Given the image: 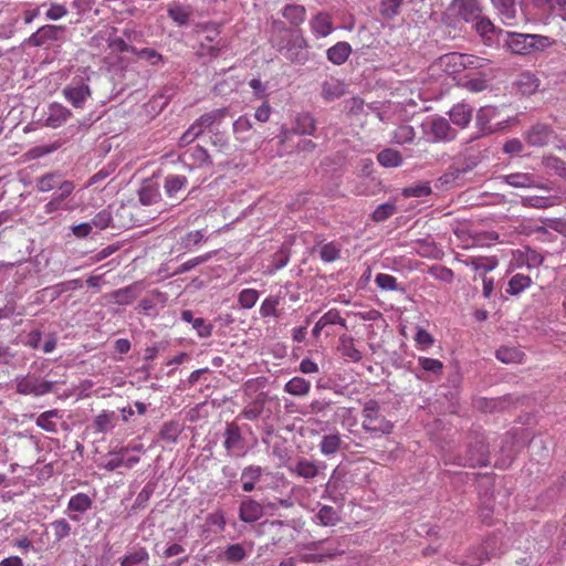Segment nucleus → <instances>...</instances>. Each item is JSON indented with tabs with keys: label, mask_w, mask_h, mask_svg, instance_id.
<instances>
[{
	"label": "nucleus",
	"mask_w": 566,
	"mask_h": 566,
	"mask_svg": "<svg viewBox=\"0 0 566 566\" xmlns=\"http://www.w3.org/2000/svg\"><path fill=\"white\" fill-rule=\"evenodd\" d=\"M495 33L505 36L503 46L515 55H527L533 52H541L552 46L554 43L549 36L541 34L518 33L497 28Z\"/></svg>",
	"instance_id": "f257e3e1"
},
{
	"label": "nucleus",
	"mask_w": 566,
	"mask_h": 566,
	"mask_svg": "<svg viewBox=\"0 0 566 566\" xmlns=\"http://www.w3.org/2000/svg\"><path fill=\"white\" fill-rule=\"evenodd\" d=\"M462 20L471 23L485 44H490L496 27L483 14V6L480 0H462Z\"/></svg>",
	"instance_id": "f03ea898"
},
{
	"label": "nucleus",
	"mask_w": 566,
	"mask_h": 566,
	"mask_svg": "<svg viewBox=\"0 0 566 566\" xmlns=\"http://www.w3.org/2000/svg\"><path fill=\"white\" fill-rule=\"evenodd\" d=\"M159 210L155 209L154 212L143 213L142 206L135 202L120 203L113 209L114 229H129L136 226H143L154 220Z\"/></svg>",
	"instance_id": "7ed1b4c3"
},
{
	"label": "nucleus",
	"mask_w": 566,
	"mask_h": 566,
	"mask_svg": "<svg viewBox=\"0 0 566 566\" xmlns=\"http://www.w3.org/2000/svg\"><path fill=\"white\" fill-rule=\"evenodd\" d=\"M277 51L282 53L286 60L294 64H305L308 59L310 44L304 38L302 30H295L289 32L287 38H282L280 41L274 43Z\"/></svg>",
	"instance_id": "20e7f679"
},
{
	"label": "nucleus",
	"mask_w": 566,
	"mask_h": 566,
	"mask_svg": "<svg viewBox=\"0 0 566 566\" xmlns=\"http://www.w3.org/2000/svg\"><path fill=\"white\" fill-rule=\"evenodd\" d=\"M465 266V276H471L473 280L482 279L483 295L489 298L493 292V279L486 277V273L495 269L497 260L495 258L470 256L462 260Z\"/></svg>",
	"instance_id": "39448f33"
},
{
	"label": "nucleus",
	"mask_w": 566,
	"mask_h": 566,
	"mask_svg": "<svg viewBox=\"0 0 566 566\" xmlns=\"http://www.w3.org/2000/svg\"><path fill=\"white\" fill-rule=\"evenodd\" d=\"M363 429L375 436L391 433L394 423L381 412L380 406L376 400H368L363 408Z\"/></svg>",
	"instance_id": "423d86ee"
},
{
	"label": "nucleus",
	"mask_w": 566,
	"mask_h": 566,
	"mask_svg": "<svg viewBox=\"0 0 566 566\" xmlns=\"http://www.w3.org/2000/svg\"><path fill=\"white\" fill-rule=\"evenodd\" d=\"M490 450L485 442L484 434L479 430H473L469 436V442L463 465L471 468L485 467L489 464Z\"/></svg>",
	"instance_id": "0eeeda50"
},
{
	"label": "nucleus",
	"mask_w": 566,
	"mask_h": 566,
	"mask_svg": "<svg viewBox=\"0 0 566 566\" xmlns=\"http://www.w3.org/2000/svg\"><path fill=\"white\" fill-rule=\"evenodd\" d=\"M17 392L21 395L43 396L53 390V382L41 380L38 376L28 374L17 378Z\"/></svg>",
	"instance_id": "6e6552de"
},
{
	"label": "nucleus",
	"mask_w": 566,
	"mask_h": 566,
	"mask_svg": "<svg viewBox=\"0 0 566 566\" xmlns=\"http://www.w3.org/2000/svg\"><path fill=\"white\" fill-rule=\"evenodd\" d=\"M64 97L75 108H83L85 102L91 97L90 86L76 77L63 90Z\"/></svg>",
	"instance_id": "1a4fd4ad"
},
{
	"label": "nucleus",
	"mask_w": 566,
	"mask_h": 566,
	"mask_svg": "<svg viewBox=\"0 0 566 566\" xmlns=\"http://www.w3.org/2000/svg\"><path fill=\"white\" fill-rule=\"evenodd\" d=\"M64 31V25L45 24L32 33L28 38L27 43L31 46H44L57 41Z\"/></svg>",
	"instance_id": "9d476101"
},
{
	"label": "nucleus",
	"mask_w": 566,
	"mask_h": 566,
	"mask_svg": "<svg viewBox=\"0 0 566 566\" xmlns=\"http://www.w3.org/2000/svg\"><path fill=\"white\" fill-rule=\"evenodd\" d=\"M223 446L231 457H241L245 453V446L237 423H227Z\"/></svg>",
	"instance_id": "9b49d317"
},
{
	"label": "nucleus",
	"mask_w": 566,
	"mask_h": 566,
	"mask_svg": "<svg viewBox=\"0 0 566 566\" xmlns=\"http://www.w3.org/2000/svg\"><path fill=\"white\" fill-rule=\"evenodd\" d=\"M524 136L530 146L544 147L555 136V132L547 124L536 123L525 132Z\"/></svg>",
	"instance_id": "f8f14e48"
},
{
	"label": "nucleus",
	"mask_w": 566,
	"mask_h": 566,
	"mask_svg": "<svg viewBox=\"0 0 566 566\" xmlns=\"http://www.w3.org/2000/svg\"><path fill=\"white\" fill-rule=\"evenodd\" d=\"M142 206L143 213L154 212L155 209L160 210V193L156 188L144 187L139 191V200L136 202Z\"/></svg>",
	"instance_id": "ddd939ff"
},
{
	"label": "nucleus",
	"mask_w": 566,
	"mask_h": 566,
	"mask_svg": "<svg viewBox=\"0 0 566 566\" xmlns=\"http://www.w3.org/2000/svg\"><path fill=\"white\" fill-rule=\"evenodd\" d=\"M310 27L313 34L317 38L329 35L333 30V19L327 12H318L310 20Z\"/></svg>",
	"instance_id": "4468645a"
},
{
	"label": "nucleus",
	"mask_w": 566,
	"mask_h": 566,
	"mask_svg": "<svg viewBox=\"0 0 566 566\" xmlns=\"http://www.w3.org/2000/svg\"><path fill=\"white\" fill-rule=\"evenodd\" d=\"M289 471L306 481L314 480L319 473L318 465L314 461L305 458L298 459L294 465L289 467Z\"/></svg>",
	"instance_id": "2eb2a0df"
},
{
	"label": "nucleus",
	"mask_w": 566,
	"mask_h": 566,
	"mask_svg": "<svg viewBox=\"0 0 566 566\" xmlns=\"http://www.w3.org/2000/svg\"><path fill=\"white\" fill-rule=\"evenodd\" d=\"M263 507L256 501L248 497L242 501L239 509V517L242 522L252 523L261 518Z\"/></svg>",
	"instance_id": "dca6fc26"
},
{
	"label": "nucleus",
	"mask_w": 566,
	"mask_h": 566,
	"mask_svg": "<svg viewBox=\"0 0 566 566\" xmlns=\"http://www.w3.org/2000/svg\"><path fill=\"white\" fill-rule=\"evenodd\" d=\"M168 17L179 27L188 24L193 15V8L190 4L175 2L167 10Z\"/></svg>",
	"instance_id": "f3484780"
},
{
	"label": "nucleus",
	"mask_w": 566,
	"mask_h": 566,
	"mask_svg": "<svg viewBox=\"0 0 566 566\" xmlns=\"http://www.w3.org/2000/svg\"><path fill=\"white\" fill-rule=\"evenodd\" d=\"M440 67L446 74L452 77L455 84H459L460 77V53L452 52L444 54L439 60Z\"/></svg>",
	"instance_id": "a211bd4d"
},
{
	"label": "nucleus",
	"mask_w": 566,
	"mask_h": 566,
	"mask_svg": "<svg viewBox=\"0 0 566 566\" xmlns=\"http://www.w3.org/2000/svg\"><path fill=\"white\" fill-rule=\"evenodd\" d=\"M229 115L228 108H216L201 115L195 124L200 127L201 132L206 128H211L214 125H219Z\"/></svg>",
	"instance_id": "6ab92c4d"
},
{
	"label": "nucleus",
	"mask_w": 566,
	"mask_h": 566,
	"mask_svg": "<svg viewBox=\"0 0 566 566\" xmlns=\"http://www.w3.org/2000/svg\"><path fill=\"white\" fill-rule=\"evenodd\" d=\"M337 349L340 355L348 361L358 363L363 358L360 350L355 347L354 338L350 336H340Z\"/></svg>",
	"instance_id": "aec40b11"
},
{
	"label": "nucleus",
	"mask_w": 566,
	"mask_h": 566,
	"mask_svg": "<svg viewBox=\"0 0 566 566\" xmlns=\"http://www.w3.org/2000/svg\"><path fill=\"white\" fill-rule=\"evenodd\" d=\"M352 53V46L348 42H337L335 45L331 46L327 52V59L335 65L344 64Z\"/></svg>",
	"instance_id": "412c9836"
},
{
	"label": "nucleus",
	"mask_w": 566,
	"mask_h": 566,
	"mask_svg": "<svg viewBox=\"0 0 566 566\" xmlns=\"http://www.w3.org/2000/svg\"><path fill=\"white\" fill-rule=\"evenodd\" d=\"M71 116V112L60 105L52 104L49 109V115L45 119V125L52 128H57L62 126Z\"/></svg>",
	"instance_id": "4be33fe9"
},
{
	"label": "nucleus",
	"mask_w": 566,
	"mask_h": 566,
	"mask_svg": "<svg viewBox=\"0 0 566 566\" xmlns=\"http://www.w3.org/2000/svg\"><path fill=\"white\" fill-rule=\"evenodd\" d=\"M345 94V85L336 78H331L322 84V97L326 102H332Z\"/></svg>",
	"instance_id": "5701e85b"
},
{
	"label": "nucleus",
	"mask_w": 566,
	"mask_h": 566,
	"mask_svg": "<svg viewBox=\"0 0 566 566\" xmlns=\"http://www.w3.org/2000/svg\"><path fill=\"white\" fill-rule=\"evenodd\" d=\"M377 161L385 168H397L402 165V155L394 148H385L377 155Z\"/></svg>",
	"instance_id": "b1692460"
},
{
	"label": "nucleus",
	"mask_w": 566,
	"mask_h": 566,
	"mask_svg": "<svg viewBox=\"0 0 566 566\" xmlns=\"http://www.w3.org/2000/svg\"><path fill=\"white\" fill-rule=\"evenodd\" d=\"M315 129L316 125L314 118L310 114L303 113L295 117L292 133L295 135H312Z\"/></svg>",
	"instance_id": "393cba45"
},
{
	"label": "nucleus",
	"mask_w": 566,
	"mask_h": 566,
	"mask_svg": "<svg viewBox=\"0 0 566 566\" xmlns=\"http://www.w3.org/2000/svg\"><path fill=\"white\" fill-rule=\"evenodd\" d=\"M430 133L436 140H447L454 137V133L446 118H436L431 120Z\"/></svg>",
	"instance_id": "a878e982"
},
{
	"label": "nucleus",
	"mask_w": 566,
	"mask_h": 566,
	"mask_svg": "<svg viewBox=\"0 0 566 566\" xmlns=\"http://www.w3.org/2000/svg\"><path fill=\"white\" fill-rule=\"evenodd\" d=\"M281 304V297L277 295H270L265 297L260 306V315L263 318L275 317L279 318L282 315V311L279 308Z\"/></svg>",
	"instance_id": "bb28decb"
},
{
	"label": "nucleus",
	"mask_w": 566,
	"mask_h": 566,
	"mask_svg": "<svg viewBox=\"0 0 566 566\" xmlns=\"http://www.w3.org/2000/svg\"><path fill=\"white\" fill-rule=\"evenodd\" d=\"M149 554L144 547L128 552L122 559L120 566H148Z\"/></svg>",
	"instance_id": "cd10ccee"
},
{
	"label": "nucleus",
	"mask_w": 566,
	"mask_h": 566,
	"mask_svg": "<svg viewBox=\"0 0 566 566\" xmlns=\"http://www.w3.org/2000/svg\"><path fill=\"white\" fill-rule=\"evenodd\" d=\"M93 423L96 432L105 433L115 428L117 417L114 411L103 410L95 417Z\"/></svg>",
	"instance_id": "c85d7f7f"
},
{
	"label": "nucleus",
	"mask_w": 566,
	"mask_h": 566,
	"mask_svg": "<svg viewBox=\"0 0 566 566\" xmlns=\"http://www.w3.org/2000/svg\"><path fill=\"white\" fill-rule=\"evenodd\" d=\"M221 27L222 25L220 23L209 21V22L197 23L195 27V31L197 33L206 34L203 42H208V43L214 42L217 44V41L221 40L219 38V35L221 33Z\"/></svg>",
	"instance_id": "c756f323"
},
{
	"label": "nucleus",
	"mask_w": 566,
	"mask_h": 566,
	"mask_svg": "<svg viewBox=\"0 0 566 566\" xmlns=\"http://www.w3.org/2000/svg\"><path fill=\"white\" fill-rule=\"evenodd\" d=\"M539 85V80L531 72H523L516 80V86L523 95L533 94Z\"/></svg>",
	"instance_id": "7c9ffc66"
},
{
	"label": "nucleus",
	"mask_w": 566,
	"mask_h": 566,
	"mask_svg": "<svg viewBox=\"0 0 566 566\" xmlns=\"http://www.w3.org/2000/svg\"><path fill=\"white\" fill-rule=\"evenodd\" d=\"M282 15L292 25L298 27L305 21L306 9L301 4H287L283 8Z\"/></svg>",
	"instance_id": "2f4dec72"
},
{
	"label": "nucleus",
	"mask_w": 566,
	"mask_h": 566,
	"mask_svg": "<svg viewBox=\"0 0 566 566\" xmlns=\"http://www.w3.org/2000/svg\"><path fill=\"white\" fill-rule=\"evenodd\" d=\"M284 390L292 396L303 397L310 392L311 382L302 377H293L285 384Z\"/></svg>",
	"instance_id": "473e14b6"
},
{
	"label": "nucleus",
	"mask_w": 566,
	"mask_h": 566,
	"mask_svg": "<svg viewBox=\"0 0 566 566\" xmlns=\"http://www.w3.org/2000/svg\"><path fill=\"white\" fill-rule=\"evenodd\" d=\"M342 446V438L339 433L326 434L322 438L319 443L321 452L326 455L335 454Z\"/></svg>",
	"instance_id": "72a5a7b5"
},
{
	"label": "nucleus",
	"mask_w": 566,
	"mask_h": 566,
	"mask_svg": "<svg viewBox=\"0 0 566 566\" xmlns=\"http://www.w3.org/2000/svg\"><path fill=\"white\" fill-rule=\"evenodd\" d=\"M416 132L410 125L398 126L391 135V143L397 145L410 144L415 140Z\"/></svg>",
	"instance_id": "f704fd0d"
},
{
	"label": "nucleus",
	"mask_w": 566,
	"mask_h": 566,
	"mask_svg": "<svg viewBox=\"0 0 566 566\" xmlns=\"http://www.w3.org/2000/svg\"><path fill=\"white\" fill-rule=\"evenodd\" d=\"M187 184L188 180L185 176L168 175L165 178L164 188L169 197H177L178 192L182 190Z\"/></svg>",
	"instance_id": "c9c22d12"
},
{
	"label": "nucleus",
	"mask_w": 566,
	"mask_h": 566,
	"mask_svg": "<svg viewBox=\"0 0 566 566\" xmlns=\"http://www.w3.org/2000/svg\"><path fill=\"white\" fill-rule=\"evenodd\" d=\"M57 418H60L59 410L53 409V410H48V411L42 412L36 418L35 422H36L38 427H40L41 429H43L48 432H56L57 426H56L55 419H57Z\"/></svg>",
	"instance_id": "e433bc0d"
},
{
	"label": "nucleus",
	"mask_w": 566,
	"mask_h": 566,
	"mask_svg": "<svg viewBox=\"0 0 566 566\" xmlns=\"http://www.w3.org/2000/svg\"><path fill=\"white\" fill-rule=\"evenodd\" d=\"M92 499L85 493H76L73 495L67 504L70 512L84 513L92 507Z\"/></svg>",
	"instance_id": "4c0bfd02"
},
{
	"label": "nucleus",
	"mask_w": 566,
	"mask_h": 566,
	"mask_svg": "<svg viewBox=\"0 0 566 566\" xmlns=\"http://www.w3.org/2000/svg\"><path fill=\"white\" fill-rule=\"evenodd\" d=\"M532 283L530 276L524 274H515L509 281V286L506 289V293L510 295H518L525 289H527Z\"/></svg>",
	"instance_id": "58836bf2"
},
{
	"label": "nucleus",
	"mask_w": 566,
	"mask_h": 566,
	"mask_svg": "<svg viewBox=\"0 0 566 566\" xmlns=\"http://www.w3.org/2000/svg\"><path fill=\"white\" fill-rule=\"evenodd\" d=\"M113 208L114 206H108L106 209H103L96 213V216L91 221L92 226L101 230H104L108 227L114 229Z\"/></svg>",
	"instance_id": "ea45409f"
},
{
	"label": "nucleus",
	"mask_w": 566,
	"mask_h": 566,
	"mask_svg": "<svg viewBox=\"0 0 566 566\" xmlns=\"http://www.w3.org/2000/svg\"><path fill=\"white\" fill-rule=\"evenodd\" d=\"M316 518L324 526H334L339 522V513L333 506L323 505L317 512Z\"/></svg>",
	"instance_id": "a19ab883"
},
{
	"label": "nucleus",
	"mask_w": 566,
	"mask_h": 566,
	"mask_svg": "<svg viewBox=\"0 0 566 566\" xmlns=\"http://www.w3.org/2000/svg\"><path fill=\"white\" fill-rule=\"evenodd\" d=\"M62 176L59 172H48L36 180V189L40 192H48L57 187Z\"/></svg>",
	"instance_id": "79ce46f5"
},
{
	"label": "nucleus",
	"mask_w": 566,
	"mask_h": 566,
	"mask_svg": "<svg viewBox=\"0 0 566 566\" xmlns=\"http://www.w3.org/2000/svg\"><path fill=\"white\" fill-rule=\"evenodd\" d=\"M504 181L514 188H530L534 185L533 176L524 172L504 176Z\"/></svg>",
	"instance_id": "37998d69"
},
{
	"label": "nucleus",
	"mask_w": 566,
	"mask_h": 566,
	"mask_svg": "<svg viewBox=\"0 0 566 566\" xmlns=\"http://www.w3.org/2000/svg\"><path fill=\"white\" fill-rule=\"evenodd\" d=\"M111 296L116 304L128 305L137 298V293L135 292V285H129L114 291Z\"/></svg>",
	"instance_id": "c03bdc74"
},
{
	"label": "nucleus",
	"mask_w": 566,
	"mask_h": 566,
	"mask_svg": "<svg viewBox=\"0 0 566 566\" xmlns=\"http://www.w3.org/2000/svg\"><path fill=\"white\" fill-rule=\"evenodd\" d=\"M403 0H381L379 13L384 19L391 20L399 14Z\"/></svg>",
	"instance_id": "a18cd8bd"
},
{
	"label": "nucleus",
	"mask_w": 566,
	"mask_h": 566,
	"mask_svg": "<svg viewBox=\"0 0 566 566\" xmlns=\"http://www.w3.org/2000/svg\"><path fill=\"white\" fill-rule=\"evenodd\" d=\"M132 53H134L139 60H146L153 66H156L164 61V56L158 51L150 48H132Z\"/></svg>",
	"instance_id": "49530a36"
},
{
	"label": "nucleus",
	"mask_w": 566,
	"mask_h": 566,
	"mask_svg": "<svg viewBox=\"0 0 566 566\" xmlns=\"http://www.w3.org/2000/svg\"><path fill=\"white\" fill-rule=\"evenodd\" d=\"M496 113V108L492 106H483L479 109L476 114V125L482 134H488L491 132L489 127V123L492 116Z\"/></svg>",
	"instance_id": "de8ad7c7"
},
{
	"label": "nucleus",
	"mask_w": 566,
	"mask_h": 566,
	"mask_svg": "<svg viewBox=\"0 0 566 566\" xmlns=\"http://www.w3.org/2000/svg\"><path fill=\"white\" fill-rule=\"evenodd\" d=\"M397 212V207L394 202H385L379 205L374 212L371 213L370 218L373 221L379 223L384 222L390 217H392Z\"/></svg>",
	"instance_id": "09e8293b"
},
{
	"label": "nucleus",
	"mask_w": 566,
	"mask_h": 566,
	"mask_svg": "<svg viewBox=\"0 0 566 566\" xmlns=\"http://www.w3.org/2000/svg\"><path fill=\"white\" fill-rule=\"evenodd\" d=\"M521 203L523 207L527 208L546 209L554 205V198L542 196H528L523 197Z\"/></svg>",
	"instance_id": "8fccbe9b"
},
{
	"label": "nucleus",
	"mask_w": 566,
	"mask_h": 566,
	"mask_svg": "<svg viewBox=\"0 0 566 566\" xmlns=\"http://www.w3.org/2000/svg\"><path fill=\"white\" fill-rule=\"evenodd\" d=\"M224 559L230 564H238L247 557V551L242 544H231L224 551Z\"/></svg>",
	"instance_id": "3c124183"
},
{
	"label": "nucleus",
	"mask_w": 566,
	"mask_h": 566,
	"mask_svg": "<svg viewBox=\"0 0 566 566\" xmlns=\"http://www.w3.org/2000/svg\"><path fill=\"white\" fill-rule=\"evenodd\" d=\"M206 239V230H195L188 232L180 240V245L185 250H192L193 247L200 244Z\"/></svg>",
	"instance_id": "603ef678"
},
{
	"label": "nucleus",
	"mask_w": 566,
	"mask_h": 566,
	"mask_svg": "<svg viewBox=\"0 0 566 566\" xmlns=\"http://www.w3.org/2000/svg\"><path fill=\"white\" fill-rule=\"evenodd\" d=\"M181 432V426L176 421L164 423L160 429V439L167 442H176Z\"/></svg>",
	"instance_id": "864d4df0"
},
{
	"label": "nucleus",
	"mask_w": 566,
	"mask_h": 566,
	"mask_svg": "<svg viewBox=\"0 0 566 566\" xmlns=\"http://www.w3.org/2000/svg\"><path fill=\"white\" fill-rule=\"evenodd\" d=\"M496 358L505 364L518 363L522 357V353L514 347H500L495 353Z\"/></svg>",
	"instance_id": "5fc2aeb1"
},
{
	"label": "nucleus",
	"mask_w": 566,
	"mask_h": 566,
	"mask_svg": "<svg viewBox=\"0 0 566 566\" xmlns=\"http://www.w3.org/2000/svg\"><path fill=\"white\" fill-rule=\"evenodd\" d=\"M259 296L255 289H244L238 295V303L242 308L250 310L256 304Z\"/></svg>",
	"instance_id": "6e6d98bb"
},
{
	"label": "nucleus",
	"mask_w": 566,
	"mask_h": 566,
	"mask_svg": "<svg viewBox=\"0 0 566 566\" xmlns=\"http://www.w3.org/2000/svg\"><path fill=\"white\" fill-rule=\"evenodd\" d=\"M184 156L190 157L192 159L191 164L199 166V167L203 166V165L211 164L210 156H209L208 151L201 146H196V147L189 149L188 151L185 153Z\"/></svg>",
	"instance_id": "4d7b16f0"
},
{
	"label": "nucleus",
	"mask_w": 566,
	"mask_h": 566,
	"mask_svg": "<svg viewBox=\"0 0 566 566\" xmlns=\"http://www.w3.org/2000/svg\"><path fill=\"white\" fill-rule=\"evenodd\" d=\"M522 262L528 268L534 269L538 268L544 262V256L537 252L536 250L526 247L525 251L521 254Z\"/></svg>",
	"instance_id": "13d9d810"
},
{
	"label": "nucleus",
	"mask_w": 566,
	"mask_h": 566,
	"mask_svg": "<svg viewBox=\"0 0 566 566\" xmlns=\"http://www.w3.org/2000/svg\"><path fill=\"white\" fill-rule=\"evenodd\" d=\"M504 20H513L516 15L515 0H492Z\"/></svg>",
	"instance_id": "bf43d9fd"
},
{
	"label": "nucleus",
	"mask_w": 566,
	"mask_h": 566,
	"mask_svg": "<svg viewBox=\"0 0 566 566\" xmlns=\"http://www.w3.org/2000/svg\"><path fill=\"white\" fill-rule=\"evenodd\" d=\"M462 86L468 88L470 92L478 93L482 92L488 87V81L485 76L479 74L476 77H469V74L462 75Z\"/></svg>",
	"instance_id": "052dcab7"
},
{
	"label": "nucleus",
	"mask_w": 566,
	"mask_h": 566,
	"mask_svg": "<svg viewBox=\"0 0 566 566\" xmlns=\"http://www.w3.org/2000/svg\"><path fill=\"white\" fill-rule=\"evenodd\" d=\"M543 165L548 170L554 171L562 178H566V161L556 157V156H547L543 158Z\"/></svg>",
	"instance_id": "680f3d73"
},
{
	"label": "nucleus",
	"mask_w": 566,
	"mask_h": 566,
	"mask_svg": "<svg viewBox=\"0 0 566 566\" xmlns=\"http://www.w3.org/2000/svg\"><path fill=\"white\" fill-rule=\"evenodd\" d=\"M337 555L335 549H327L323 553H304L298 555V559L302 563H323L326 559H331Z\"/></svg>",
	"instance_id": "e2e57ef3"
},
{
	"label": "nucleus",
	"mask_w": 566,
	"mask_h": 566,
	"mask_svg": "<svg viewBox=\"0 0 566 566\" xmlns=\"http://www.w3.org/2000/svg\"><path fill=\"white\" fill-rule=\"evenodd\" d=\"M206 522L209 526L213 527L216 534L222 533L227 525L224 513L221 510L208 514Z\"/></svg>",
	"instance_id": "0e129e2a"
},
{
	"label": "nucleus",
	"mask_w": 566,
	"mask_h": 566,
	"mask_svg": "<svg viewBox=\"0 0 566 566\" xmlns=\"http://www.w3.org/2000/svg\"><path fill=\"white\" fill-rule=\"evenodd\" d=\"M224 48L223 40H218L217 44L212 45L208 42H201L199 46V55L200 56H210V57H218Z\"/></svg>",
	"instance_id": "69168bd1"
},
{
	"label": "nucleus",
	"mask_w": 566,
	"mask_h": 566,
	"mask_svg": "<svg viewBox=\"0 0 566 566\" xmlns=\"http://www.w3.org/2000/svg\"><path fill=\"white\" fill-rule=\"evenodd\" d=\"M418 364L424 371L432 373L434 375H440L443 369V364L436 358L419 357Z\"/></svg>",
	"instance_id": "338daca9"
},
{
	"label": "nucleus",
	"mask_w": 566,
	"mask_h": 566,
	"mask_svg": "<svg viewBox=\"0 0 566 566\" xmlns=\"http://www.w3.org/2000/svg\"><path fill=\"white\" fill-rule=\"evenodd\" d=\"M376 285L384 291H397V280L395 276L386 273H379L375 277Z\"/></svg>",
	"instance_id": "774afa93"
}]
</instances>
